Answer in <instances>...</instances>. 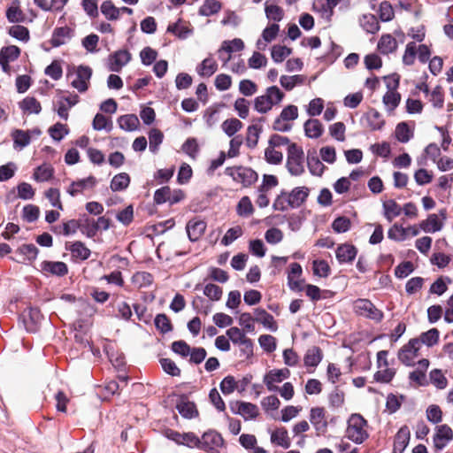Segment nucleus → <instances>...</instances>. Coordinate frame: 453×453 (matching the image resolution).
<instances>
[{
  "label": "nucleus",
  "mask_w": 453,
  "mask_h": 453,
  "mask_svg": "<svg viewBox=\"0 0 453 453\" xmlns=\"http://www.w3.org/2000/svg\"><path fill=\"white\" fill-rule=\"evenodd\" d=\"M284 97L285 94L277 86L268 87L265 94L254 99V109L258 113H267L274 105L280 104Z\"/></svg>",
  "instance_id": "f257e3e1"
},
{
  "label": "nucleus",
  "mask_w": 453,
  "mask_h": 453,
  "mask_svg": "<svg viewBox=\"0 0 453 453\" xmlns=\"http://www.w3.org/2000/svg\"><path fill=\"white\" fill-rule=\"evenodd\" d=\"M368 436L367 421L360 414H352L348 419L345 437L357 444H361Z\"/></svg>",
  "instance_id": "f03ea898"
},
{
  "label": "nucleus",
  "mask_w": 453,
  "mask_h": 453,
  "mask_svg": "<svg viewBox=\"0 0 453 453\" xmlns=\"http://www.w3.org/2000/svg\"><path fill=\"white\" fill-rule=\"evenodd\" d=\"M92 76V69L87 65H79L68 70L67 78L72 79L71 86L80 93L88 90Z\"/></svg>",
  "instance_id": "7ed1b4c3"
},
{
  "label": "nucleus",
  "mask_w": 453,
  "mask_h": 453,
  "mask_svg": "<svg viewBox=\"0 0 453 453\" xmlns=\"http://www.w3.org/2000/svg\"><path fill=\"white\" fill-rule=\"evenodd\" d=\"M298 118V108L289 104L284 107L280 115L273 123V129L278 132L287 133L293 128V122Z\"/></svg>",
  "instance_id": "20e7f679"
},
{
  "label": "nucleus",
  "mask_w": 453,
  "mask_h": 453,
  "mask_svg": "<svg viewBox=\"0 0 453 453\" xmlns=\"http://www.w3.org/2000/svg\"><path fill=\"white\" fill-rule=\"evenodd\" d=\"M287 168L295 176L304 172V153L301 147L292 143L288 149Z\"/></svg>",
  "instance_id": "39448f33"
},
{
  "label": "nucleus",
  "mask_w": 453,
  "mask_h": 453,
  "mask_svg": "<svg viewBox=\"0 0 453 453\" xmlns=\"http://www.w3.org/2000/svg\"><path fill=\"white\" fill-rule=\"evenodd\" d=\"M226 174L231 176L234 181L242 183L244 187L252 185L258 177L254 170L243 166L227 167Z\"/></svg>",
  "instance_id": "423d86ee"
},
{
  "label": "nucleus",
  "mask_w": 453,
  "mask_h": 453,
  "mask_svg": "<svg viewBox=\"0 0 453 453\" xmlns=\"http://www.w3.org/2000/svg\"><path fill=\"white\" fill-rule=\"evenodd\" d=\"M355 311L363 317L380 322L383 319V312L377 309L368 299H357L354 303Z\"/></svg>",
  "instance_id": "0eeeda50"
},
{
  "label": "nucleus",
  "mask_w": 453,
  "mask_h": 453,
  "mask_svg": "<svg viewBox=\"0 0 453 453\" xmlns=\"http://www.w3.org/2000/svg\"><path fill=\"white\" fill-rule=\"evenodd\" d=\"M223 444L224 440L220 434L210 430L205 432L200 438L199 449L209 453H219V449Z\"/></svg>",
  "instance_id": "6e6552de"
},
{
  "label": "nucleus",
  "mask_w": 453,
  "mask_h": 453,
  "mask_svg": "<svg viewBox=\"0 0 453 453\" xmlns=\"http://www.w3.org/2000/svg\"><path fill=\"white\" fill-rule=\"evenodd\" d=\"M420 349V341L418 339H411L403 345L398 352V359L406 366L414 365V360L418 356Z\"/></svg>",
  "instance_id": "1a4fd4ad"
},
{
  "label": "nucleus",
  "mask_w": 453,
  "mask_h": 453,
  "mask_svg": "<svg viewBox=\"0 0 453 453\" xmlns=\"http://www.w3.org/2000/svg\"><path fill=\"white\" fill-rule=\"evenodd\" d=\"M290 376V371L288 368L270 370L264 376L263 382L265 384L268 391L275 392L279 389L276 383H280Z\"/></svg>",
  "instance_id": "9d476101"
},
{
  "label": "nucleus",
  "mask_w": 453,
  "mask_h": 453,
  "mask_svg": "<svg viewBox=\"0 0 453 453\" xmlns=\"http://www.w3.org/2000/svg\"><path fill=\"white\" fill-rule=\"evenodd\" d=\"M310 422L318 434L326 433L328 426L326 410L323 407L311 408L310 411Z\"/></svg>",
  "instance_id": "9b49d317"
},
{
  "label": "nucleus",
  "mask_w": 453,
  "mask_h": 453,
  "mask_svg": "<svg viewBox=\"0 0 453 453\" xmlns=\"http://www.w3.org/2000/svg\"><path fill=\"white\" fill-rule=\"evenodd\" d=\"M131 60V54L126 50H119L108 58V68L119 73Z\"/></svg>",
  "instance_id": "f8f14e48"
},
{
  "label": "nucleus",
  "mask_w": 453,
  "mask_h": 453,
  "mask_svg": "<svg viewBox=\"0 0 453 453\" xmlns=\"http://www.w3.org/2000/svg\"><path fill=\"white\" fill-rule=\"evenodd\" d=\"M339 4L335 0H315L312 10L320 14V17L326 22H330L334 14V7Z\"/></svg>",
  "instance_id": "ddd939ff"
},
{
  "label": "nucleus",
  "mask_w": 453,
  "mask_h": 453,
  "mask_svg": "<svg viewBox=\"0 0 453 453\" xmlns=\"http://www.w3.org/2000/svg\"><path fill=\"white\" fill-rule=\"evenodd\" d=\"M453 438V431L447 425H441L436 427V434L434 436V447L442 449Z\"/></svg>",
  "instance_id": "4468645a"
},
{
  "label": "nucleus",
  "mask_w": 453,
  "mask_h": 453,
  "mask_svg": "<svg viewBox=\"0 0 453 453\" xmlns=\"http://www.w3.org/2000/svg\"><path fill=\"white\" fill-rule=\"evenodd\" d=\"M206 222L203 219H190L186 226L188 239L196 242L201 238L206 229Z\"/></svg>",
  "instance_id": "2eb2a0df"
},
{
  "label": "nucleus",
  "mask_w": 453,
  "mask_h": 453,
  "mask_svg": "<svg viewBox=\"0 0 453 453\" xmlns=\"http://www.w3.org/2000/svg\"><path fill=\"white\" fill-rule=\"evenodd\" d=\"M303 269L298 263H292L288 273V284L290 289L294 291L303 290V280H301Z\"/></svg>",
  "instance_id": "dca6fc26"
},
{
  "label": "nucleus",
  "mask_w": 453,
  "mask_h": 453,
  "mask_svg": "<svg viewBox=\"0 0 453 453\" xmlns=\"http://www.w3.org/2000/svg\"><path fill=\"white\" fill-rule=\"evenodd\" d=\"M357 250L352 244L344 243L337 247L335 256L340 264L351 263L357 257Z\"/></svg>",
  "instance_id": "f3484780"
},
{
  "label": "nucleus",
  "mask_w": 453,
  "mask_h": 453,
  "mask_svg": "<svg viewBox=\"0 0 453 453\" xmlns=\"http://www.w3.org/2000/svg\"><path fill=\"white\" fill-rule=\"evenodd\" d=\"M235 406L237 407L236 410H234V407H232V410L237 414L242 416L246 420L254 419L259 414V409L254 403L247 402H236Z\"/></svg>",
  "instance_id": "a211bd4d"
},
{
  "label": "nucleus",
  "mask_w": 453,
  "mask_h": 453,
  "mask_svg": "<svg viewBox=\"0 0 453 453\" xmlns=\"http://www.w3.org/2000/svg\"><path fill=\"white\" fill-rule=\"evenodd\" d=\"M309 188L306 187L295 188L291 192L288 193V204L290 208L300 207L309 196Z\"/></svg>",
  "instance_id": "6ab92c4d"
},
{
  "label": "nucleus",
  "mask_w": 453,
  "mask_h": 453,
  "mask_svg": "<svg viewBox=\"0 0 453 453\" xmlns=\"http://www.w3.org/2000/svg\"><path fill=\"white\" fill-rule=\"evenodd\" d=\"M41 270L46 274L50 273L58 277L65 275L68 272L67 265L60 261H43L41 264Z\"/></svg>",
  "instance_id": "aec40b11"
},
{
  "label": "nucleus",
  "mask_w": 453,
  "mask_h": 453,
  "mask_svg": "<svg viewBox=\"0 0 453 453\" xmlns=\"http://www.w3.org/2000/svg\"><path fill=\"white\" fill-rule=\"evenodd\" d=\"M96 180L93 176H89L86 179L78 180L73 181L67 189V192L72 196L83 192L85 189L92 188L96 186Z\"/></svg>",
  "instance_id": "412c9836"
},
{
  "label": "nucleus",
  "mask_w": 453,
  "mask_h": 453,
  "mask_svg": "<svg viewBox=\"0 0 453 453\" xmlns=\"http://www.w3.org/2000/svg\"><path fill=\"white\" fill-rule=\"evenodd\" d=\"M176 409L179 413L185 418H193L198 415V411L196 404L187 398H180L176 404Z\"/></svg>",
  "instance_id": "4be33fe9"
},
{
  "label": "nucleus",
  "mask_w": 453,
  "mask_h": 453,
  "mask_svg": "<svg viewBox=\"0 0 453 453\" xmlns=\"http://www.w3.org/2000/svg\"><path fill=\"white\" fill-rule=\"evenodd\" d=\"M410 430L407 426H403L399 429L395 437L394 452L403 453L410 441Z\"/></svg>",
  "instance_id": "5701e85b"
},
{
  "label": "nucleus",
  "mask_w": 453,
  "mask_h": 453,
  "mask_svg": "<svg viewBox=\"0 0 453 453\" xmlns=\"http://www.w3.org/2000/svg\"><path fill=\"white\" fill-rule=\"evenodd\" d=\"M419 227L426 233H435L443 227V222L437 214H429L426 220L419 224Z\"/></svg>",
  "instance_id": "b1692460"
},
{
  "label": "nucleus",
  "mask_w": 453,
  "mask_h": 453,
  "mask_svg": "<svg viewBox=\"0 0 453 453\" xmlns=\"http://www.w3.org/2000/svg\"><path fill=\"white\" fill-rule=\"evenodd\" d=\"M255 321L261 323L265 327L270 329L273 332L277 330V325L273 319V316L268 313L265 310L257 308L254 311Z\"/></svg>",
  "instance_id": "393cba45"
},
{
  "label": "nucleus",
  "mask_w": 453,
  "mask_h": 453,
  "mask_svg": "<svg viewBox=\"0 0 453 453\" xmlns=\"http://www.w3.org/2000/svg\"><path fill=\"white\" fill-rule=\"evenodd\" d=\"M271 442L284 449H288L291 446V440L288 430L285 427H279L272 432Z\"/></svg>",
  "instance_id": "a878e982"
},
{
  "label": "nucleus",
  "mask_w": 453,
  "mask_h": 453,
  "mask_svg": "<svg viewBox=\"0 0 453 453\" xmlns=\"http://www.w3.org/2000/svg\"><path fill=\"white\" fill-rule=\"evenodd\" d=\"M305 135L311 139H317L323 133V125L319 119H310L303 125Z\"/></svg>",
  "instance_id": "bb28decb"
},
{
  "label": "nucleus",
  "mask_w": 453,
  "mask_h": 453,
  "mask_svg": "<svg viewBox=\"0 0 453 453\" xmlns=\"http://www.w3.org/2000/svg\"><path fill=\"white\" fill-rule=\"evenodd\" d=\"M119 127L125 131L132 132L138 129L140 126L139 119L134 114L122 115L118 119Z\"/></svg>",
  "instance_id": "cd10ccee"
},
{
  "label": "nucleus",
  "mask_w": 453,
  "mask_h": 453,
  "mask_svg": "<svg viewBox=\"0 0 453 453\" xmlns=\"http://www.w3.org/2000/svg\"><path fill=\"white\" fill-rule=\"evenodd\" d=\"M12 138L13 140L14 149L19 150L27 147L31 142L30 133L21 129H15L12 131Z\"/></svg>",
  "instance_id": "c85d7f7f"
},
{
  "label": "nucleus",
  "mask_w": 453,
  "mask_h": 453,
  "mask_svg": "<svg viewBox=\"0 0 453 453\" xmlns=\"http://www.w3.org/2000/svg\"><path fill=\"white\" fill-rule=\"evenodd\" d=\"M70 28L67 27H58L54 30L50 43L53 47H59L67 42L71 38Z\"/></svg>",
  "instance_id": "c756f323"
},
{
  "label": "nucleus",
  "mask_w": 453,
  "mask_h": 453,
  "mask_svg": "<svg viewBox=\"0 0 453 453\" xmlns=\"http://www.w3.org/2000/svg\"><path fill=\"white\" fill-rule=\"evenodd\" d=\"M79 227L81 232L86 236L92 238L96 234V226L95 219L88 217L87 215L81 216L79 219Z\"/></svg>",
  "instance_id": "7c9ffc66"
},
{
  "label": "nucleus",
  "mask_w": 453,
  "mask_h": 453,
  "mask_svg": "<svg viewBox=\"0 0 453 453\" xmlns=\"http://www.w3.org/2000/svg\"><path fill=\"white\" fill-rule=\"evenodd\" d=\"M305 76L301 74L296 75H282L280 78V83L283 88L288 91L292 90L295 87L303 85L305 81Z\"/></svg>",
  "instance_id": "2f4dec72"
},
{
  "label": "nucleus",
  "mask_w": 453,
  "mask_h": 453,
  "mask_svg": "<svg viewBox=\"0 0 453 453\" xmlns=\"http://www.w3.org/2000/svg\"><path fill=\"white\" fill-rule=\"evenodd\" d=\"M217 69L218 65L216 61L212 58L209 57L203 59L202 63L196 67V72L200 76L210 77L215 73Z\"/></svg>",
  "instance_id": "473e14b6"
},
{
  "label": "nucleus",
  "mask_w": 453,
  "mask_h": 453,
  "mask_svg": "<svg viewBox=\"0 0 453 453\" xmlns=\"http://www.w3.org/2000/svg\"><path fill=\"white\" fill-rule=\"evenodd\" d=\"M129 184V175L127 173H120L112 178L110 188L113 192H119L127 189Z\"/></svg>",
  "instance_id": "72a5a7b5"
},
{
  "label": "nucleus",
  "mask_w": 453,
  "mask_h": 453,
  "mask_svg": "<svg viewBox=\"0 0 453 453\" xmlns=\"http://www.w3.org/2000/svg\"><path fill=\"white\" fill-rule=\"evenodd\" d=\"M322 351L319 347L313 346L309 349L304 356L305 366L316 367L322 360Z\"/></svg>",
  "instance_id": "f704fd0d"
},
{
  "label": "nucleus",
  "mask_w": 453,
  "mask_h": 453,
  "mask_svg": "<svg viewBox=\"0 0 453 453\" xmlns=\"http://www.w3.org/2000/svg\"><path fill=\"white\" fill-rule=\"evenodd\" d=\"M19 108L27 114H38L42 110L41 104L32 96L25 97L19 103Z\"/></svg>",
  "instance_id": "c9c22d12"
},
{
  "label": "nucleus",
  "mask_w": 453,
  "mask_h": 453,
  "mask_svg": "<svg viewBox=\"0 0 453 453\" xmlns=\"http://www.w3.org/2000/svg\"><path fill=\"white\" fill-rule=\"evenodd\" d=\"M383 104L389 114L398 106L401 101V96L397 91H387L382 98Z\"/></svg>",
  "instance_id": "e433bc0d"
},
{
  "label": "nucleus",
  "mask_w": 453,
  "mask_h": 453,
  "mask_svg": "<svg viewBox=\"0 0 453 453\" xmlns=\"http://www.w3.org/2000/svg\"><path fill=\"white\" fill-rule=\"evenodd\" d=\"M396 40L391 35H384L379 41L378 49L383 54H388L395 50Z\"/></svg>",
  "instance_id": "4c0bfd02"
},
{
  "label": "nucleus",
  "mask_w": 453,
  "mask_h": 453,
  "mask_svg": "<svg viewBox=\"0 0 453 453\" xmlns=\"http://www.w3.org/2000/svg\"><path fill=\"white\" fill-rule=\"evenodd\" d=\"M384 216L388 221L391 222L394 218L399 216L402 212L401 206L393 199L383 203Z\"/></svg>",
  "instance_id": "58836bf2"
},
{
  "label": "nucleus",
  "mask_w": 453,
  "mask_h": 453,
  "mask_svg": "<svg viewBox=\"0 0 453 453\" xmlns=\"http://www.w3.org/2000/svg\"><path fill=\"white\" fill-rule=\"evenodd\" d=\"M19 1H15L6 11V18L9 22L20 23L25 20V14L19 8Z\"/></svg>",
  "instance_id": "ea45409f"
},
{
  "label": "nucleus",
  "mask_w": 453,
  "mask_h": 453,
  "mask_svg": "<svg viewBox=\"0 0 453 453\" xmlns=\"http://www.w3.org/2000/svg\"><path fill=\"white\" fill-rule=\"evenodd\" d=\"M368 126L372 130H380L383 127L385 121L381 114L375 109H371L365 115Z\"/></svg>",
  "instance_id": "a19ab883"
},
{
  "label": "nucleus",
  "mask_w": 453,
  "mask_h": 453,
  "mask_svg": "<svg viewBox=\"0 0 453 453\" xmlns=\"http://www.w3.org/2000/svg\"><path fill=\"white\" fill-rule=\"evenodd\" d=\"M361 27L370 34H375L380 29V24L377 18L372 14H365L360 19Z\"/></svg>",
  "instance_id": "79ce46f5"
},
{
  "label": "nucleus",
  "mask_w": 453,
  "mask_h": 453,
  "mask_svg": "<svg viewBox=\"0 0 453 453\" xmlns=\"http://www.w3.org/2000/svg\"><path fill=\"white\" fill-rule=\"evenodd\" d=\"M262 127L258 124L250 125L247 128L246 144L249 148H255L257 144Z\"/></svg>",
  "instance_id": "37998d69"
},
{
  "label": "nucleus",
  "mask_w": 453,
  "mask_h": 453,
  "mask_svg": "<svg viewBox=\"0 0 453 453\" xmlns=\"http://www.w3.org/2000/svg\"><path fill=\"white\" fill-rule=\"evenodd\" d=\"M132 281L139 288H148L153 282V276L147 272H138L133 275Z\"/></svg>",
  "instance_id": "c03bdc74"
},
{
  "label": "nucleus",
  "mask_w": 453,
  "mask_h": 453,
  "mask_svg": "<svg viewBox=\"0 0 453 453\" xmlns=\"http://www.w3.org/2000/svg\"><path fill=\"white\" fill-rule=\"evenodd\" d=\"M9 35L23 42H27L30 39L29 30L21 25L12 26L9 28Z\"/></svg>",
  "instance_id": "a18cd8bd"
},
{
  "label": "nucleus",
  "mask_w": 453,
  "mask_h": 453,
  "mask_svg": "<svg viewBox=\"0 0 453 453\" xmlns=\"http://www.w3.org/2000/svg\"><path fill=\"white\" fill-rule=\"evenodd\" d=\"M167 32L173 34L180 39H185L190 35L191 30L182 21L179 20L170 24L167 27Z\"/></svg>",
  "instance_id": "49530a36"
},
{
  "label": "nucleus",
  "mask_w": 453,
  "mask_h": 453,
  "mask_svg": "<svg viewBox=\"0 0 453 453\" xmlns=\"http://www.w3.org/2000/svg\"><path fill=\"white\" fill-rule=\"evenodd\" d=\"M18 252L23 257L21 262L25 263L36 258L38 249L34 244H23L19 248Z\"/></svg>",
  "instance_id": "de8ad7c7"
},
{
  "label": "nucleus",
  "mask_w": 453,
  "mask_h": 453,
  "mask_svg": "<svg viewBox=\"0 0 453 453\" xmlns=\"http://www.w3.org/2000/svg\"><path fill=\"white\" fill-rule=\"evenodd\" d=\"M101 12L107 19L114 20L119 17V10L110 0L103 2L101 4Z\"/></svg>",
  "instance_id": "09e8293b"
},
{
  "label": "nucleus",
  "mask_w": 453,
  "mask_h": 453,
  "mask_svg": "<svg viewBox=\"0 0 453 453\" xmlns=\"http://www.w3.org/2000/svg\"><path fill=\"white\" fill-rule=\"evenodd\" d=\"M236 211L241 217H249L253 213L254 208L249 196L241 198L237 204Z\"/></svg>",
  "instance_id": "8fccbe9b"
},
{
  "label": "nucleus",
  "mask_w": 453,
  "mask_h": 453,
  "mask_svg": "<svg viewBox=\"0 0 453 453\" xmlns=\"http://www.w3.org/2000/svg\"><path fill=\"white\" fill-rule=\"evenodd\" d=\"M242 123L237 119H226L222 123V130L231 137L242 128Z\"/></svg>",
  "instance_id": "3c124183"
},
{
  "label": "nucleus",
  "mask_w": 453,
  "mask_h": 453,
  "mask_svg": "<svg viewBox=\"0 0 453 453\" xmlns=\"http://www.w3.org/2000/svg\"><path fill=\"white\" fill-rule=\"evenodd\" d=\"M72 255L82 260L88 259L90 256V250L81 242H75L70 247Z\"/></svg>",
  "instance_id": "603ef678"
},
{
  "label": "nucleus",
  "mask_w": 453,
  "mask_h": 453,
  "mask_svg": "<svg viewBox=\"0 0 453 453\" xmlns=\"http://www.w3.org/2000/svg\"><path fill=\"white\" fill-rule=\"evenodd\" d=\"M412 135L411 130L405 122H401L396 126L395 137L400 142H408Z\"/></svg>",
  "instance_id": "864d4df0"
},
{
  "label": "nucleus",
  "mask_w": 453,
  "mask_h": 453,
  "mask_svg": "<svg viewBox=\"0 0 453 453\" xmlns=\"http://www.w3.org/2000/svg\"><path fill=\"white\" fill-rule=\"evenodd\" d=\"M221 8V4L217 0H206L200 7L199 13L203 16H211L217 13Z\"/></svg>",
  "instance_id": "5fc2aeb1"
},
{
  "label": "nucleus",
  "mask_w": 453,
  "mask_h": 453,
  "mask_svg": "<svg viewBox=\"0 0 453 453\" xmlns=\"http://www.w3.org/2000/svg\"><path fill=\"white\" fill-rule=\"evenodd\" d=\"M53 175V168L50 165H43L38 166L34 173V179L36 181L43 182L49 180Z\"/></svg>",
  "instance_id": "6e6d98bb"
},
{
  "label": "nucleus",
  "mask_w": 453,
  "mask_h": 453,
  "mask_svg": "<svg viewBox=\"0 0 453 453\" xmlns=\"http://www.w3.org/2000/svg\"><path fill=\"white\" fill-rule=\"evenodd\" d=\"M440 333L438 329L432 328L423 334H421L420 338V345L422 343L426 344L428 347H432L438 342Z\"/></svg>",
  "instance_id": "4d7b16f0"
},
{
  "label": "nucleus",
  "mask_w": 453,
  "mask_h": 453,
  "mask_svg": "<svg viewBox=\"0 0 453 453\" xmlns=\"http://www.w3.org/2000/svg\"><path fill=\"white\" fill-rule=\"evenodd\" d=\"M430 380L439 389H444L448 386V380L439 369H434L430 372Z\"/></svg>",
  "instance_id": "13d9d810"
},
{
  "label": "nucleus",
  "mask_w": 453,
  "mask_h": 453,
  "mask_svg": "<svg viewBox=\"0 0 453 453\" xmlns=\"http://www.w3.org/2000/svg\"><path fill=\"white\" fill-rule=\"evenodd\" d=\"M93 128L95 130L100 131V130H107L111 131L112 127V123L111 119H109L107 117L101 113L96 114L94 119H93Z\"/></svg>",
  "instance_id": "bf43d9fd"
},
{
  "label": "nucleus",
  "mask_w": 453,
  "mask_h": 453,
  "mask_svg": "<svg viewBox=\"0 0 453 453\" xmlns=\"http://www.w3.org/2000/svg\"><path fill=\"white\" fill-rule=\"evenodd\" d=\"M312 270L315 275L322 278H326L330 273V266L325 260H314L312 263Z\"/></svg>",
  "instance_id": "052dcab7"
},
{
  "label": "nucleus",
  "mask_w": 453,
  "mask_h": 453,
  "mask_svg": "<svg viewBox=\"0 0 453 453\" xmlns=\"http://www.w3.org/2000/svg\"><path fill=\"white\" fill-rule=\"evenodd\" d=\"M417 55L418 54L416 42H408L403 56V64L406 65H413Z\"/></svg>",
  "instance_id": "680f3d73"
},
{
  "label": "nucleus",
  "mask_w": 453,
  "mask_h": 453,
  "mask_svg": "<svg viewBox=\"0 0 453 453\" xmlns=\"http://www.w3.org/2000/svg\"><path fill=\"white\" fill-rule=\"evenodd\" d=\"M154 323L157 329L162 334L169 333L173 329L170 319L165 314H157L155 318Z\"/></svg>",
  "instance_id": "e2e57ef3"
},
{
  "label": "nucleus",
  "mask_w": 453,
  "mask_h": 453,
  "mask_svg": "<svg viewBox=\"0 0 453 453\" xmlns=\"http://www.w3.org/2000/svg\"><path fill=\"white\" fill-rule=\"evenodd\" d=\"M307 165L312 175L321 176L325 170V165L317 157H308Z\"/></svg>",
  "instance_id": "0e129e2a"
},
{
  "label": "nucleus",
  "mask_w": 453,
  "mask_h": 453,
  "mask_svg": "<svg viewBox=\"0 0 453 453\" xmlns=\"http://www.w3.org/2000/svg\"><path fill=\"white\" fill-rule=\"evenodd\" d=\"M290 54H291V49H289L286 46L274 45L272 48V58L276 63L282 62Z\"/></svg>",
  "instance_id": "69168bd1"
},
{
  "label": "nucleus",
  "mask_w": 453,
  "mask_h": 453,
  "mask_svg": "<svg viewBox=\"0 0 453 453\" xmlns=\"http://www.w3.org/2000/svg\"><path fill=\"white\" fill-rule=\"evenodd\" d=\"M380 19L383 22L390 21L395 17V12L391 4L388 1H384L380 4L379 8Z\"/></svg>",
  "instance_id": "338daca9"
},
{
  "label": "nucleus",
  "mask_w": 453,
  "mask_h": 453,
  "mask_svg": "<svg viewBox=\"0 0 453 453\" xmlns=\"http://www.w3.org/2000/svg\"><path fill=\"white\" fill-rule=\"evenodd\" d=\"M351 226L350 219L347 217L341 216L336 218L333 223L332 227L334 232L338 234L345 233L349 230Z\"/></svg>",
  "instance_id": "774afa93"
}]
</instances>
